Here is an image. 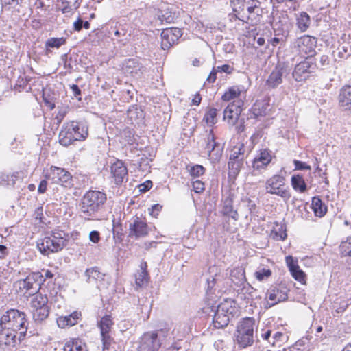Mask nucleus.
<instances>
[{
    "label": "nucleus",
    "instance_id": "obj_50",
    "mask_svg": "<svg viewBox=\"0 0 351 351\" xmlns=\"http://www.w3.org/2000/svg\"><path fill=\"white\" fill-rule=\"evenodd\" d=\"M288 337L282 332H276L271 337V344L274 346L287 340Z\"/></svg>",
    "mask_w": 351,
    "mask_h": 351
},
{
    "label": "nucleus",
    "instance_id": "obj_28",
    "mask_svg": "<svg viewBox=\"0 0 351 351\" xmlns=\"http://www.w3.org/2000/svg\"><path fill=\"white\" fill-rule=\"evenodd\" d=\"M232 282L238 287L247 282L245 278V273L243 268L237 267L232 269L230 274Z\"/></svg>",
    "mask_w": 351,
    "mask_h": 351
},
{
    "label": "nucleus",
    "instance_id": "obj_41",
    "mask_svg": "<svg viewBox=\"0 0 351 351\" xmlns=\"http://www.w3.org/2000/svg\"><path fill=\"white\" fill-rule=\"evenodd\" d=\"M261 2L258 0H248L246 2L247 11L249 14L261 16L262 9L260 7Z\"/></svg>",
    "mask_w": 351,
    "mask_h": 351
},
{
    "label": "nucleus",
    "instance_id": "obj_36",
    "mask_svg": "<svg viewBox=\"0 0 351 351\" xmlns=\"http://www.w3.org/2000/svg\"><path fill=\"white\" fill-rule=\"evenodd\" d=\"M271 237L276 241L285 240L287 237V234L283 225L275 223L271 232Z\"/></svg>",
    "mask_w": 351,
    "mask_h": 351
},
{
    "label": "nucleus",
    "instance_id": "obj_33",
    "mask_svg": "<svg viewBox=\"0 0 351 351\" xmlns=\"http://www.w3.org/2000/svg\"><path fill=\"white\" fill-rule=\"evenodd\" d=\"M311 208L315 213V215L318 217H322L325 215L327 212V206L317 197L312 198Z\"/></svg>",
    "mask_w": 351,
    "mask_h": 351
},
{
    "label": "nucleus",
    "instance_id": "obj_17",
    "mask_svg": "<svg viewBox=\"0 0 351 351\" xmlns=\"http://www.w3.org/2000/svg\"><path fill=\"white\" fill-rule=\"evenodd\" d=\"M287 298V293L285 289L276 287L270 289L266 293L265 299L267 301L265 307L270 308L280 302L286 300Z\"/></svg>",
    "mask_w": 351,
    "mask_h": 351
},
{
    "label": "nucleus",
    "instance_id": "obj_21",
    "mask_svg": "<svg viewBox=\"0 0 351 351\" xmlns=\"http://www.w3.org/2000/svg\"><path fill=\"white\" fill-rule=\"evenodd\" d=\"M285 261L293 278L295 280L304 283L305 282L306 275L304 272L300 269L298 260L293 258L291 256H287Z\"/></svg>",
    "mask_w": 351,
    "mask_h": 351
},
{
    "label": "nucleus",
    "instance_id": "obj_47",
    "mask_svg": "<svg viewBox=\"0 0 351 351\" xmlns=\"http://www.w3.org/2000/svg\"><path fill=\"white\" fill-rule=\"evenodd\" d=\"M98 326L100 328V332H110L112 326V321L110 316L106 315L102 317Z\"/></svg>",
    "mask_w": 351,
    "mask_h": 351
},
{
    "label": "nucleus",
    "instance_id": "obj_6",
    "mask_svg": "<svg viewBox=\"0 0 351 351\" xmlns=\"http://www.w3.org/2000/svg\"><path fill=\"white\" fill-rule=\"evenodd\" d=\"M265 189L267 193L278 195L285 199L291 197L289 190L285 185V178L276 174L265 181Z\"/></svg>",
    "mask_w": 351,
    "mask_h": 351
},
{
    "label": "nucleus",
    "instance_id": "obj_5",
    "mask_svg": "<svg viewBox=\"0 0 351 351\" xmlns=\"http://www.w3.org/2000/svg\"><path fill=\"white\" fill-rule=\"evenodd\" d=\"M44 177L51 181V184H58L64 188L71 189L73 184V176L64 168L51 165L44 171Z\"/></svg>",
    "mask_w": 351,
    "mask_h": 351
},
{
    "label": "nucleus",
    "instance_id": "obj_51",
    "mask_svg": "<svg viewBox=\"0 0 351 351\" xmlns=\"http://www.w3.org/2000/svg\"><path fill=\"white\" fill-rule=\"evenodd\" d=\"M341 251L343 256H351V236L341 244Z\"/></svg>",
    "mask_w": 351,
    "mask_h": 351
},
{
    "label": "nucleus",
    "instance_id": "obj_34",
    "mask_svg": "<svg viewBox=\"0 0 351 351\" xmlns=\"http://www.w3.org/2000/svg\"><path fill=\"white\" fill-rule=\"evenodd\" d=\"M66 39L64 37L60 38H49L45 44V52L47 53H51L52 49H59L61 46L65 45Z\"/></svg>",
    "mask_w": 351,
    "mask_h": 351
},
{
    "label": "nucleus",
    "instance_id": "obj_9",
    "mask_svg": "<svg viewBox=\"0 0 351 351\" xmlns=\"http://www.w3.org/2000/svg\"><path fill=\"white\" fill-rule=\"evenodd\" d=\"M317 40L315 37L304 35L294 41V49L302 56L311 57L315 53Z\"/></svg>",
    "mask_w": 351,
    "mask_h": 351
},
{
    "label": "nucleus",
    "instance_id": "obj_8",
    "mask_svg": "<svg viewBox=\"0 0 351 351\" xmlns=\"http://www.w3.org/2000/svg\"><path fill=\"white\" fill-rule=\"evenodd\" d=\"M41 276L38 273H32L29 274L25 279L17 281L19 289L23 295H34L38 293L37 291L40 289V282L39 278Z\"/></svg>",
    "mask_w": 351,
    "mask_h": 351
},
{
    "label": "nucleus",
    "instance_id": "obj_48",
    "mask_svg": "<svg viewBox=\"0 0 351 351\" xmlns=\"http://www.w3.org/2000/svg\"><path fill=\"white\" fill-rule=\"evenodd\" d=\"M189 172L193 178H199L205 173V168L202 165H195L190 167Z\"/></svg>",
    "mask_w": 351,
    "mask_h": 351
},
{
    "label": "nucleus",
    "instance_id": "obj_52",
    "mask_svg": "<svg viewBox=\"0 0 351 351\" xmlns=\"http://www.w3.org/2000/svg\"><path fill=\"white\" fill-rule=\"evenodd\" d=\"M101 337L103 344V350L105 351L106 350H108L112 344L113 339L110 335L109 332H101Z\"/></svg>",
    "mask_w": 351,
    "mask_h": 351
},
{
    "label": "nucleus",
    "instance_id": "obj_43",
    "mask_svg": "<svg viewBox=\"0 0 351 351\" xmlns=\"http://www.w3.org/2000/svg\"><path fill=\"white\" fill-rule=\"evenodd\" d=\"M241 93V90L240 87L237 86H232L222 95V99L223 101H229L239 97Z\"/></svg>",
    "mask_w": 351,
    "mask_h": 351
},
{
    "label": "nucleus",
    "instance_id": "obj_23",
    "mask_svg": "<svg viewBox=\"0 0 351 351\" xmlns=\"http://www.w3.org/2000/svg\"><path fill=\"white\" fill-rule=\"evenodd\" d=\"M345 291L344 295L341 294L333 303V308L337 313L344 312L348 305L351 304V286H347Z\"/></svg>",
    "mask_w": 351,
    "mask_h": 351
},
{
    "label": "nucleus",
    "instance_id": "obj_30",
    "mask_svg": "<svg viewBox=\"0 0 351 351\" xmlns=\"http://www.w3.org/2000/svg\"><path fill=\"white\" fill-rule=\"evenodd\" d=\"M141 271H138L135 276L136 285L138 287H142L146 285L149 280V274L146 270L147 263L141 262L140 265Z\"/></svg>",
    "mask_w": 351,
    "mask_h": 351
},
{
    "label": "nucleus",
    "instance_id": "obj_61",
    "mask_svg": "<svg viewBox=\"0 0 351 351\" xmlns=\"http://www.w3.org/2000/svg\"><path fill=\"white\" fill-rule=\"evenodd\" d=\"M260 336L263 339L266 340L269 343H271L272 336H271V331L270 330H263Z\"/></svg>",
    "mask_w": 351,
    "mask_h": 351
},
{
    "label": "nucleus",
    "instance_id": "obj_60",
    "mask_svg": "<svg viewBox=\"0 0 351 351\" xmlns=\"http://www.w3.org/2000/svg\"><path fill=\"white\" fill-rule=\"evenodd\" d=\"M100 240V234L98 231H91L89 232V241L94 243H97Z\"/></svg>",
    "mask_w": 351,
    "mask_h": 351
},
{
    "label": "nucleus",
    "instance_id": "obj_24",
    "mask_svg": "<svg viewBox=\"0 0 351 351\" xmlns=\"http://www.w3.org/2000/svg\"><path fill=\"white\" fill-rule=\"evenodd\" d=\"M237 300L242 301L245 304L250 303L254 298L256 289L252 287L248 282H246L240 287H238L237 290Z\"/></svg>",
    "mask_w": 351,
    "mask_h": 351
},
{
    "label": "nucleus",
    "instance_id": "obj_42",
    "mask_svg": "<svg viewBox=\"0 0 351 351\" xmlns=\"http://www.w3.org/2000/svg\"><path fill=\"white\" fill-rule=\"evenodd\" d=\"M32 316L36 322H41L45 320L49 315V306H43L41 308L32 310Z\"/></svg>",
    "mask_w": 351,
    "mask_h": 351
},
{
    "label": "nucleus",
    "instance_id": "obj_20",
    "mask_svg": "<svg viewBox=\"0 0 351 351\" xmlns=\"http://www.w3.org/2000/svg\"><path fill=\"white\" fill-rule=\"evenodd\" d=\"M287 71L284 65L278 64L269 75L266 82L267 85L272 88L277 87L282 82V77Z\"/></svg>",
    "mask_w": 351,
    "mask_h": 351
},
{
    "label": "nucleus",
    "instance_id": "obj_19",
    "mask_svg": "<svg viewBox=\"0 0 351 351\" xmlns=\"http://www.w3.org/2000/svg\"><path fill=\"white\" fill-rule=\"evenodd\" d=\"M129 230V235L136 238L145 237L149 232L147 224L145 219H142L137 217L134 219L132 223H130Z\"/></svg>",
    "mask_w": 351,
    "mask_h": 351
},
{
    "label": "nucleus",
    "instance_id": "obj_26",
    "mask_svg": "<svg viewBox=\"0 0 351 351\" xmlns=\"http://www.w3.org/2000/svg\"><path fill=\"white\" fill-rule=\"evenodd\" d=\"M123 70L125 73L131 75H138L145 71L144 68L136 59L128 60L124 64Z\"/></svg>",
    "mask_w": 351,
    "mask_h": 351
},
{
    "label": "nucleus",
    "instance_id": "obj_13",
    "mask_svg": "<svg viewBox=\"0 0 351 351\" xmlns=\"http://www.w3.org/2000/svg\"><path fill=\"white\" fill-rule=\"evenodd\" d=\"M181 29L177 27L167 28L161 32V47L168 49L182 36Z\"/></svg>",
    "mask_w": 351,
    "mask_h": 351
},
{
    "label": "nucleus",
    "instance_id": "obj_40",
    "mask_svg": "<svg viewBox=\"0 0 351 351\" xmlns=\"http://www.w3.org/2000/svg\"><path fill=\"white\" fill-rule=\"evenodd\" d=\"M48 298L46 295L36 293L31 301L32 310L47 306Z\"/></svg>",
    "mask_w": 351,
    "mask_h": 351
},
{
    "label": "nucleus",
    "instance_id": "obj_39",
    "mask_svg": "<svg viewBox=\"0 0 351 351\" xmlns=\"http://www.w3.org/2000/svg\"><path fill=\"white\" fill-rule=\"evenodd\" d=\"M222 213L224 215L232 217L234 219H237V212L234 210L232 206V199L227 197L223 204Z\"/></svg>",
    "mask_w": 351,
    "mask_h": 351
},
{
    "label": "nucleus",
    "instance_id": "obj_49",
    "mask_svg": "<svg viewBox=\"0 0 351 351\" xmlns=\"http://www.w3.org/2000/svg\"><path fill=\"white\" fill-rule=\"evenodd\" d=\"M244 146L243 144L235 146L232 150L230 158H231V160H234V158H237L244 159Z\"/></svg>",
    "mask_w": 351,
    "mask_h": 351
},
{
    "label": "nucleus",
    "instance_id": "obj_35",
    "mask_svg": "<svg viewBox=\"0 0 351 351\" xmlns=\"http://www.w3.org/2000/svg\"><path fill=\"white\" fill-rule=\"evenodd\" d=\"M298 28L302 32H306L310 26L311 19L309 15L304 12L300 13L296 19Z\"/></svg>",
    "mask_w": 351,
    "mask_h": 351
},
{
    "label": "nucleus",
    "instance_id": "obj_57",
    "mask_svg": "<svg viewBox=\"0 0 351 351\" xmlns=\"http://www.w3.org/2000/svg\"><path fill=\"white\" fill-rule=\"evenodd\" d=\"M293 164L295 170H310L311 169V166L307 165L306 162L298 160H294Z\"/></svg>",
    "mask_w": 351,
    "mask_h": 351
},
{
    "label": "nucleus",
    "instance_id": "obj_53",
    "mask_svg": "<svg viewBox=\"0 0 351 351\" xmlns=\"http://www.w3.org/2000/svg\"><path fill=\"white\" fill-rule=\"evenodd\" d=\"M84 27V28L88 29V21L84 22L83 20L78 17L77 20L73 23V29L75 31H80L82 27Z\"/></svg>",
    "mask_w": 351,
    "mask_h": 351
},
{
    "label": "nucleus",
    "instance_id": "obj_29",
    "mask_svg": "<svg viewBox=\"0 0 351 351\" xmlns=\"http://www.w3.org/2000/svg\"><path fill=\"white\" fill-rule=\"evenodd\" d=\"M212 311L214 312L213 322L215 328H223L228 324L230 322V316L226 313H223L217 308L215 311L212 309Z\"/></svg>",
    "mask_w": 351,
    "mask_h": 351
},
{
    "label": "nucleus",
    "instance_id": "obj_46",
    "mask_svg": "<svg viewBox=\"0 0 351 351\" xmlns=\"http://www.w3.org/2000/svg\"><path fill=\"white\" fill-rule=\"evenodd\" d=\"M271 271L269 268H258L254 272V277L258 281L267 280L271 276Z\"/></svg>",
    "mask_w": 351,
    "mask_h": 351
},
{
    "label": "nucleus",
    "instance_id": "obj_58",
    "mask_svg": "<svg viewBox=\"0 0 351 351\" xmlns=\"http://www.w3.org/2000/svg\"><path fill=\"white\" fill-rule=\"evenodd\" d=\"M215 68L216 71H218L219 73L223 72L228 74L232 73L234 70V68L229 64H223L221 66H218Z\"/></svg>",
    "mask_w": 351,
    "mask_h": 351
},
{
    "label": "nucleus",
    "instance_id": "obj_25",
    "mask_svg": "<svg viewBox=\"0 0 351 351\" xmlns=\"http://www.w3.org/2000/svg\"><path fill=\"white\" fill-rule=\"evenodd\" d=\"M338 101L342 110L351 113V86H344L341 88Z\"/></svg>",
    "mask_w": 351,
    "mask_h": 351
},
{
    "label": "nucleus",
    "instance_id": "obj_55",
    "mask_svg": "<svg viewBox=\"0 0 351 351\" xmlns=\"http://www.w3.org/2000/svg\"><path fill=\"white\" fill-rule=\"evenodd\" d=\"M104 277V274L99 271L97 268L94 267L91 269H89V278H92L96 280H102Z\"/></svg>",
    "mask_w": 351,
    "mask_h": 351
},
{
    "label": "nucleus",
    "instance_id": "obj_1",
    "mask_svg": "<svg viewBox=\"0 0 351 351\" xmlns=\"http://www.w3.org/2000/svg\"><path fill=\"white\" fill-rule=\"evenodd\" d=\"M70 240L68 233L56 230L39 240L37 246L39 252L45 256L61 251Z\"/></svg>",
    "mask_w": 351,
    "mask_h": 351
},
{
    "label": "nucleus",
    "instance_id": "obj_10",
    "mask_svg": "<svg viewBox=\"0 0 351 351\" xmlns=\"http://www.w3.org/2000/svg\"><path fill=\"white\" fill-rule=\"evenodd\" d=\"M315 69V64L311 58H306L297 64L292 72V76L296 82L306 80Z\"/></svg>",
    "mask_w": 351,
    "mask_h": 351
},
{
    "label": "nucleus",
    "instance_id": "obj_4",
    "mask_svg": "<svg viewBox=\"0 0 351 351\" xmlns=\"http://www.w3.org/2000/svg\"><path fill=\"white\" fill-rule=\"evenodd\" d=\"M254 319L250 317L242 319L237 326L236 341L239 347L245 348L254 342Z\"/></svg>",
    "mask_w": 351,
    "mask_h": 351
},
{
    "label": "nucleus",
    "instance_id": "obj_12",
    "mask_svg": "<svg viewBox=\"0 0 351 351\" xmlns=\"http://www.w3.org/2000/svg\"><path fill=\"white\" fill-rule=\"evenodd\" d=\"M110 175L112 182L117 186L128 180V169L121 160H117L110 166Z\"/></svg>",
    "mask_w": 351,
    "mask_h": 351
},
{
    "label": "nucleus",
    "instance_id": "obj_38",
    "mask_svg": "<svg viewBox=\"0 0 351 351\" xmlns=\"http://www.w3.org/2000/svg\"><path fill=\"white\" fill-rule=\"evenodd\" d=\"M243 164V159L241 158H234V160H231V158H229L228 162V169H229V175L231 176H237Z\"/></svg>",
    "mask_w": 351,
    "mask_h": 351
},
{
    "label": "nucleus",
    "instance_id": "obj_27",
    "mask_svg": "<svg viewBox=\"0 0 351 351\" xmlns=\"http://www.w3.org/2000/svg\"><path fill=\"white\" fill-rule=\"evenodd\" d=\"M80 0H60V9L66 16L72 15L80 7Z\"/></svg>",
    "mask_w": 351,
    "mask_h": 351
},
{
    "label": "nucleus",
    "instance_id": "obj_45",
    "mask_svg": "<svg viewBox=\"0 0 351 351\" xmlns=\"http://www.w3.org/2000/svg\"><path fill=\"white\" fill-rule=\"evenodd\" d=\"M204 120L209 126L215 125L217 122V110L210 108L205 114Z\"/></svg>",
    "mask_w": 351,
    "mask_h": 351
},
{
    "label": "nucleus",
    "instance_id": "obj_15",
    "mask_svg": "<svg viewBox=\"0 0 351 351\" xmlns=\"http://www.w3.org/2000/svg\"><path fill=\"white\" fill-rule=\"evenodd\" d=\"M82 319V312L74 311L69 315L58 316L56 318V323L60 328H66L77 324Z\"/></svg>",
    "mask_w": 351,
    "mask_h": 351
},
{
    "label": "nucleus",
    "instance_id": "obj_31",
    "mask_svg": "<svg viewBox=\"0 0 351 351\" xmlns=\"http://www.w3.org/2000/svg\"><path fill=\"white\" fill-rule=\"evenodd\" d=\"M217 308L228 316L233 315L237 311L236 303L231 299L224 300L223 302L217 305Z\"/></svg>",
    "mask_w": 351,
    "mask_h": 351
},
{
    "label": "nucleus",
    "instance_id": "obj_2",
    "mask_svg": "<svg viewBox=\"0 0 351 351\" xmlns=\"http://www.w3.org/2000/svg\"><path fill=\"white\" fill-rule=\"evenodd\" d=\"M0 324L14 330L21 337H26L29 328V320L27 314L16 308H10L0 317Z\"/></svg>",
    "mask_w": 351,
    "mask_h": 351
},
{
    "label": "nucleus",
    "instance_id": "obj_63",
    "mask_svg": "<svg viewBox=\"0 0 351 351\" xmlns=\"http://www.w3.org/2000/svg\"><path fill=\"white\" fill-rule=\"evenodd\" d=\"M219 73L218 71H216V68L214 67L212 70V71L210 72V73L209 74V75L208 76L206 80L209 82V83H213L215 82V81L216 80V78H217V73Z\"/></svg>",
    "mask_w": 351,
    "mask_h": 351
},
{
    "label": "nucleus",
    "instance_id": "obj_44",
    "mask_svg": "<svg viewBox=\"0 0 351 351\" xmlns=\"http://www.w3.org/2000/svg\"><path fill=\"white\" fill-rule=\"evenodd\" d=\"M269 104L265 102H256L254 104L252 110L255 117H262L267 114Z\"/></svg>",
    "mask_w": 351,
    "mask_h": 351
},
{
    "label": "nucleus",
    "instance_id": "obj_64",
    "mask_svg": "<svg viewBox=\"0 0 351 351\" xmlns=\"http://www.w3.org/2000/svg\"><path fill=\"white\" fill-rule=\"evenodd\" d=\"M162 208V206H160L158 204H154L152 206V210L150 212V214L154 217L157 216L158 215V213Z\"/></svg>",
    "mask_w": 351,
    "mask_h": 351
},
{
    "label": "nucleus",
    "instance_id": "obj_32",
    "mask_svg": "<svg viewBox=\"0 0 351 351\" xmlns=\"http://www.w3.org/2000/svg\"><path fill=\"white\" fill-rule=\"evenodd\" d=\"M64 351H87L86 344L80 339H71L67 341L63 348Z\"/></svg>",
    "mask_w": 351,
    "mask_h": 351
},
{
    "label": "nucleus",
    "instance_id": "obj_59",
    "mask_svg": "<svg viewBox=\"0 0 351 351\" xmlns=\"http://www.w3.org/2000/svg\"><path fill=\"white\" fill-rule=\"evenodd\" d=\"M67 113V109L66 108H62L60 109L56 115V119L57 120V123L60 124L61 122L64 119L66 114Z\"/></svg>",
    "mask_w": 351,
    "mask_h": 351
},
{
    "label": "nucleus",
    "instance_id": "obj_22",
    "mask_svg": "<svg viewBox=\"0 0 351 351\" xmlns=\"http://www.w3.org/2000/svg\"><path fill=\"white\" fill-rule=\"evenodd\" d=\"M241 112V108L239 105L230 104L223 111V120L232 126L237 122Z\"/></svg>",
    "mask_w": 351,
    "mask_h": 351
},
{
    "label": "nucleus",
    "instance_id": "obj_14",
    "mask_svg": "<svg viewBox=\"0 0 351 351\" xmlns=\"http://www.w3.org/2000/svg\"><path fill=\"white\" fill-rule=\"evenodd\" d=\"M271 159L272 156L270 150L267 149H260L252 161L254 171H261L266 169Z\"/></svg>",
    "mask_w": 351,
    "mask_h": 351
},
{
    "label": "nucleus",
    "instance_id": "obj_18",
    "mask_svg": "<svg viewBox=\"0 0 351 351\" xmlns=\"http://www.w3.org/2000/svg\"><path fill=\"white\" fill-rule=\"evenodd\" d=\"M157 338L158 335L155 332L145 333L142 337L141 349L144 351H157L160 347V343Z\"/></svg>",
    "mask_w": 351,
    "mask_h": 351
},
{
    "label": "nucleus",
    "instance_id": "obj_56",
    "mask_svg": "<svg viewBox=\"0 0 351 351\" xmlns=\"http://www.w3.org/2000/svg\"><path fill=\"white\" fill-rule=\"evenodd\" d=\"M192 186L195 193H199L204 190V183L199 180L193 181Z\"/></svg>",
    "mask_w": 351,
    "mask_h": 351
},
{
    "label": "nucleus",
    "instance_id": "obj_16",
    "mask_svg": "<svg viewBox=\"0 0 351 351\" xmlns=\"http://www.w3.org/2000/svg\"><path fill=\"white\" fill-rule=\"evenodd\" d=\"M106 200L104 193L98 191H89V216L99 211Z\"/></svg>",
    "mask_w": 351,
    "mask_h": 351
},
{
    "label": "nucleus",
    "instance_id": "obj_62",
    "mask_svg": "<svg viewBox=\"0 0 351 351\" xmlns=\"http://www.w3.org/2000/svg\"><path fill=\"white\" fill-rule=\"evenodd\" d=\"M47 180L45 178L44 180H42L38 185V193L40 194L45 193L47 191Z\"/></svg>",
    "mask_w": 351,
    "mask_h": 351
},
{
    "label": "nucleus",
    "instance_id": "obj_3",
    "mask_svg": "<svg viewBox=\"0 0 351 351\" xmlns=\"http://www.w3.org/2000/svg\"><path fill=\"white\" fill-rule=\"evenodd\" d=\"M86 132H84L80 124L75 121L65 123L58 136L59 143L63 146H69L76 141H83L86 137Z\"/></svg>",
    "mask_w": 351,
    "mask_h": 351
},
{
    "label": "nucleus",
    "instance_id": "obj_37",
    "mask_svg": "<svg viewBox=\"0 0 351 351\" xmlns=\"http://www.w3.org/2000/svg\"><path fill=\"white\" fill-rule=\"evenodd\" d=\"M293 189L300 193H304L306 190V184L303 177L300 175H293L291 179Z\"/></svg>",
    "mask_w": 351,
    "mask_h": 351
},
{
    "label": "nucleus",
    "instance_id": "obj_54",
    "mask_svg": "<svg viewBox=\"0 0 351 351\" xmlns=\"http://www.w3.org/2000/svg\"><path fill=\"white\" fill-rule=\"evenodd\" d=\"M230 2L234 12H237V10H243L245 8V0H230Z\"/></svg>",
    "mask_w": 351,
    "mask_h": 351
},
{
    "label": "nucleus",
    "instance_id": "obj_7",
    "mask_svg": "<svg viewBox=\"0 0 351 351\" xmlns=\"http://www.w3.org/2000/svg\"><path fill=\"white\" fill-rule=\"evenodd\" d=\"M26 337H21L20 334L14 330L0 324V348L12 349L23 341Z\"/></svg>",
    "mask_w": 351,
    "mask_h": 351
},
{
    "label": "nucleus",
    "instance_id": "obj_11",
    "mask_svg": "<svg viewBox=\"0 0 351 351\" xmlns=\"http://www.w3.org/2000/svg\"><path fill=\"white\" fill-rule=\"evenodd\" d=\"M206 149L208 152V159L212 163H216L220 160L223 147L215 141L213 130H210L207 135Z\"/></svg>",
    "mask_w": 351,
    "mask_h": 351
}]
</instances>
